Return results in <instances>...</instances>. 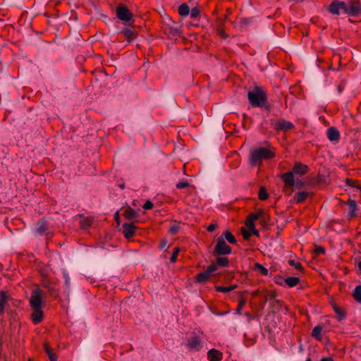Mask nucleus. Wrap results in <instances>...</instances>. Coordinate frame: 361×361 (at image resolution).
Wrapping results in <instances>:
<instances>
[{
	"label": "nucleus",
	"instance_id": "aec40b11",
	"mask_svg": "<svg viewBox=\"0 0 361 361\" xmlns=\"http://www.w3.org/2000/svg\"><path fill=\"white\" fill-rule=\"evenodd\" d=\"M43 348L49 357V361H57V355L53 352V349L50 347L48 342L44 343Z\"/></svg>",
	"mask_w": 361,
	"mask_h": 361
},
{
	"label": "nucleus",
	"instance_id": "412c9836",
	"mask_svg": "<svg viewBox=\"0 0 361 361\" xmlns=\"http://www.w3.org/2000/svg\"><path fill=\"white\" fill-rule=\"evenodd\" d=\"M347 204L349 206L348 216L350 219L357 216L356 211L357 210V205L354 200L349 199L347 202Z\"/></svg>",
	"mask_w": 361,
	"mask_h": 361
},
{
	"label": "nucleus",
	"instance_id": "f3484780",
	"mask_svg": "<svg viewBox=\"0 0 361 361\" xmlns=\"http://www.w3.org/2000/svg\"><path fill=\"white\" fill-rule=\"evenodd\" d=\"M8 296L4 290H0V316L4 314L5 308L8 305Z\"/></svg>",
	"mask_w": 361,
	"mask_h": 361
},
{
	"label": "nucleus",
	"instance_id": "423d86ee",
	"mask_svg": "<svg viewBox=\"0 0 361 361\" xmlns=\"http://www.w3.org/2000/svg\"><path fill=\"white\" fill-rule=\"evenodd\" d=\"M35 234L38 235H45L47 239L51 238L54 235L53 232L50 231L49 224L44 218L40 219L37 223Z\"/></svg>",
	"mask_w": 361,
	"mask_h": 361
},
{
	"label": "nucleus",
	"instance_id": "6e6552de",
	"mask_svg": "<svg viewBox=\"0 0 361 361\" xmlns=\"http://www.w3.org/2000/svg\"><path fill=\"white\" fill-rule=\"evenodd\" d=\"M116 16L117 18L127 23L133 20V13L124 4H120L116 8Z\"/></svg>",
	"mask_w": 361,
	"mask_h": 361
},
{
	"label": "nucleus",
	"instance_id": "ddd939ff",
	"mask_svg": "<svg viewBox=\"0 0 361 361\" xmlns=\"http://www.w3.org/2000/svg\"><path fill=\"white\" fill-rule=\"evenodd\" d=\"M202 340L199 336H193L188 340L187 345L189 348L200 350L202 347Z\"/></svg>",
	"mask_w": 361,
	"mask_h": 361
},
{
	"label": "nucleus",
	"instance_id": "72a5a7b5",
	"mask_svg": "<svg viewBox=\"0 0 361 361\" xmlns=\"http://www.w3.org/2000/svg\"><path fill=\"white\" fill-rule=\"evenodd\" d=\"M245 304H246V300L245 298H243V297L240 298L238 307L235 310V314H237L238 315L242 314V310H243V307L245 305Z\"/></svg>",
	"mask_w": 361,
	"mask_h": 361
},
{
	"label": "nucleus",
	"instance_id": "c03bdc74",
	"mask_svg": "<svg viewBox=\"0 0 361 361\" xmlns=\"http://www.w3.org/2000/svg\"><path fill=\"white\" fill-rule=\"evenodd\" d=\"M325 252V248L322 246L317 245L314 248V253L317 255H324Z\"/></svg>",
	"mask_w": 361,
	"mask_h": 361
},
{
	"label": "nucleus",
	"instance_id": "473e14b6",
	"mask_svg": "<svg viewBox=\"0 0 361 361\" xmlns=\"http://www.w3.org/2000/svg\"><path fill=\"white\" fill-rule=\"evenodd\" d=\"M345 182V184L348 186H350L352 188H355L358 190H361V185H360L358 181L356 180L346 178Z\"/></svg>",
	"mask_w": 361,
	"mask_h": 361
},
{
	"label": "nucleus",
	"instance_id": "774afa93",
	"mask_svg": "<svg viewBox=\"0 0 361 361\" xmlns=\"http://www.w3.org/2000/svg\"><path fill=\"white\" fill-rule=\"evenodd\" d=\"M246 315H247V317H249V316H250V313H246Z\"/></svg>",
	"mask_w": 361,
	"mask_h": 361
},
{
	"label": "nucleus",
	"instance_id": "f704fd0d",
	"mask_svg": "<svg viewBox=\"0 0 361 361\" xmlns=\"http://www.w3.org/2000/svg\"><path fill=\"white\" fill-rule=\"evenodd\" d=\"M270 221L269 215L263 212V215L260 217V224L263 227H266L269 225Z\"/></svg>",
	"mask_w": 361,
	"mask_h": 361
},
{
	"label": "nucleus",
	"instance_id": "0e129e2a",
	"mask_svg": "<svg viewBox=\"0 0 361 361\" xmlns=\"http://www.w3.org/2000/svg\"><path fill=\"white\" fill-rule=\"evenodd\" d=\"M120 188H121L122 189H123L125 188V185L124 184H121L120 185Z\"/></svg>",
	"mask_w": 361,
	"mask_h": 361
},
{
	"label": "nucleus",
	"instance_id": "49530a36",
	"mask_svg": "<svg viewBox=\"0 0 361 361\" xmlns=\"http://www.w3.org/2000/svg\"><path fill=\"white\" fill-rule=\"evenodd\" d=\"M154 207L153 203L150 200H147L146 202L142 206L143 209L145 210H149L152 209Z\"/></svg>",
	"mask_w": 361,
	"mask_h": 361
},
{
	"label": "nucleus",
	"instance_id": "b1692460",
	"mask_svg": "<svg viewBox=\"0 0 361 361\" xmlns=\"http://www.w3.org/2000/svg\"><path fill=\"white\" fill-rule=\"evenodd\" d=\"M263 209H259L256 212L250 213L247 216L246 222L254 223L255 221L260 219L263 215Z\"/></svg>",
	"mask_w": 361,
	"mask_h": 361
},
{
	"label": "nucleus",
	"instance_id": "3c124183",
	"mask_svg": "<svg viewBox=\"0 0 361 361\" xmlns=\"http://www.w3.org/2000/svg\"><path fill=\"white\" fill-rule=\"evenodd\" d=\"M170 33L171 35H179L180 34V32H179V30L177 29V28H172V27H170Z\"/></svg>",
	"mask_w": 361,
	"mask_h": 361
},
{
	"label": "nucleus",
	"instance_id": "79ce46f5",
	"mask_svg": "<svg viewBox=\"0 0 361 361\" xmlns=\"http://www.w3.org/2000/svg\"><path fill=\"white\" fill-rule=\"evenodd\" d=\"M180 252V248L178 247H176L173 248L172 255L170 258V262L171 263H175L177 261L178 255Z\"/></svg>",
	"mask_w": 361,
	"mask_h": 361
},
{
	"label": "nucleus",
	"instance_id": "2f4dec72",
	"mask_svg": "<svg viewBox=\"0 0 361 361\" xmlns=\"http://www.w3.org/2000/svg\"><path fill=\"white\" fill-rule=\"evenodd\" d=\"M255 269L263 276H267L269 274L268 269L259 263H255Z\"/></svg>",
	"mask_w": 361,
	"mask_h": 361
},
{
	"label": "nucleus",
	"instance_id": "e433bc0d",
	"mask_svg": "<svg viewBox=\"0 0 361 361\" xmlns=\"http://www.w3.org/2000/svg\"><path fill=\"white\" fill-rule=\"evenodd\" d=\"M269 193L267 192L265 188L262 187L260 188L259 193H258V197L260 200H266L269 198Z\"/></svg>",
	"mask_w": 361,
	"mask_h": 361
},
{
	"label": "nucleus",
	"instance_id": "c9c22d12",
	"mask_svg": "<svg viewBox=\"0 0 361 361\" xmlns=\"http://www.w3.org/2000/svg\"><path fill=\"white\" fill-rule=\"evenodd\" d=\"M288 264L291 267H294L297 270L300 271H303L304 268L302 265V264L299 262H295L294 259H289Z\"/></svg>",
	"mask_w": 361,
	"mask_h": 361
},
{
	"label": "nucleus",
	"instance_id": "dca6fc26",
	"mask_svg": "<svg viewBox=\"0 0 361 361\" xmlns=\"http://www.w3.org/2000/svg\"><path fill=\"white\" fill-rule=\"evenodd\" d=\"M207 358L209 361H221L223 358V353L216 349L212 348L208 351Z\"/></svg>",
	"mask_w": 361,
	"mask_h": 361
},
{
	"label": "nucleus",
	"instance_id": "f03ea898",
	"mask_svg": "<svg viewBox=\"0 0 361 361\" xmlns=\"http://www.w3.org/2000/svg\"><path fill=\"white\" fill-rule=\"evenodd\" d=\"M309 171L310 168L307 165L296 161L290 171L281 173L279 177L283 182L284 188H292L295 185L294 175L302 176L307 174Z\"/></svg>",
	"mask_w": 361,
	"mask_h": 361
},
{
	"label": "nucleus",
	"instance_id": "20e7f679",
	"mask_svg": "<svg viewBox=\"0 0 361 361\" xmlns=\"http://www.w3.org/2000/svg\"><path fill=\"white\" fill-rule=\"evenodd\" d=\"M276 153L268 148L260 147L254 149L250 156V163L253 166H260L263 160L274 158Z\"/></svg>",
	"mask_w": 361,
	"mask_h": 361
},
{
	"label": "nucleus",
	"instance_id": "5fc2aeb1",
	"mask_svg": "<svg viewBox=\"0 0 361 361\" xmlns=\"http://www.w3.org/2000/svg\"><path fill=\"white\" fill-rule=\"evenodd\" d=\"M166 245H167V240H163L160 243L159 247L161 249H164Z\"/></svg>",
	"mask_w": 361,
	"mask_h": 361
},
{
	"label": "nucleus",
	"instance_id": "37998d69",
	"mask_svg": "<svg viewBox=\"0 0 361 361\" xmlns=\"http://www.w3.org/2000/svg\"><path fill=\"white\" fill-rule=\"evenodd\" d=\"M218 267H219L215 262L211 264L209 266H208L206 271H207L208 273H209L212 276H213V273L218 269Z\"/></svg>",
	"mask_w": 361,
	"mask_h": 361
},
{
	"label": "nucleus",
	"instance_id": "8fccbe9b",
	"mask_svg": "<svg viewBox=\"0 0 361 361\" xmlns=\"http://www.w3.org/2000/svg\"><path fill=\"white\" fill-rule=\"evenodd\" d=\"M216 224H209V225L207 226V231H209V232H212V231H214L216 229Z\"/></svg>",
	"mask_w": 361,
	"mask_h": 361
},
{
	"label": "nucleus",
	"instance_id": "4c0bfd02",
	"mask_svg": "<svg viewBox=\"0 0 361 361\" xmlns=\"http://www.w3.org/2000/svg\"><path fill=\"white\" fill-rule=\"evenodd\" d=\"M245 224L248 227V228L250 230L252 235H255L257 237L259 235V231L255 228V223L245 222Z\"/></svg>",
	"mask_w": 361,
	"mask_h": 361
},
{
	"label": "nucleus",
	"instance_id": "9b49d317",
	"mask_svg": "<svg viewBox=\"0 0 361 361\" xmlns=\"http://www.w3.org/2000/svg\"><path fill=\"white\" fill-rule=\"evenodd\" d=\"M294 125L288 121L283 118L277 120L274 124V128L277 131L287 132L294 128Z\"/></svg>",
	"mask_w": 361,
	"mask_h": 361
},
{
	"label": "nucleus",
	"instance_id": "a211bd4d",
	"mask_svg": "<svg viewBox=\"0 0 361 361\" xmlns=\"http://www.w3.org/2000/svg\"><path fill=\"white\" fill-rule=\"evenodd\" d=\"M331 304L334 311L337 315V320L338 322L344 320L346 317L345 312L341 309L336 302H331Z\"/></svg>",
	"mask_w": 361,
	"mask_h": 361
},
{
	"label": "nucleus",
	"instance_id": "6e6d98bb",
	"mask_svg": "<svg viewBox=\"0 0 361 361\" xmlns=\"http://www.w3.org/2000/svg\"><path fill=\"white\" fill-rule=\"evenodd\" d=\"M251 21H252L251 18H243L241 20V23L246 25H248Z\"/></svg>",
	"mask_w": 361,
	"mask_h": 361
},
{
	"label": "nucleus",
	"instance_id": "bb28decb",
	"mask_svg": "<svg viewBox=\"0 0 361 361\" xmlns=\"http://www.w3.org/2000/svg\"><path fill=\"white\" fill-rule=\"evenodd\" d=\"M216 263L217 264L218 267H227L229 264V260L228 258L224 256H216Z\"/></svg>",
	"mask_w": 361,
	"mask_h": 361
},
{
	"label": "nucleus",
	"instance_id": "603ef678",
	"mask_svg": "<svg viewBox=\"0 0 361 361\" xmlns=\"http://www.w3.org/2000/svg\"><path fill=\"white\" fill-rule=\"evenodd\" d=\"M343 89H344V85H343L341 84L337 85V91L339 94L343 92Z\"/></svg>",
	"mask_w": 361,
	"mask_h": 361
},
{
	"label": "nucleus",
	"instance_id": "5701e85b",
	"mask_svg": "<svg viewBox=\"0 0 361 361\" xmlns=\"http://www.w3.org/2000/svg\"><path fill=\"white\" fill-rule=\"evenodd\" d=\"M82 219L80 221V227L82 230L90 228L92 225V219L90 217H85L83 215H80Z\"/></svg>",
	"mask_w": 361,
	"mask_h": 361
},
{
	"label": "nucleus",
	"instance_id": "e2e57ef3",
	"mask_svg": "<svg viewBox=\"0 0 361 361\" xmlns=\"http://www.w3.org/2000/svg\"><path fill=\"white\" fill-rule=\"evenodd\" d=\"M358 268L361 270V261L358 263Z\"/></svg>",
	"mask_w": 361,
	"mask_h": 361
},
{
	"label": "nucleus",
	"instance_id": "c85d7f7f",
	"mask_svg": "<svg viewBox=\"0 0 361 361\" xmlns=\"http://www.w3.org/2000/svg\"><path fill=\"white\" fill-rule=\"evenodd\" d=\"M221 236L231 244H235L237 243L235 236L229 231H226Z\"/></svg>",
	"mask_w": 361,
	"mask_h": 361
},
{
	"label": "nucleus",
	"instance_id": "f8f14e48",
	"mask_svg": "<svg viewBox=\"0 0 361 361\" xmlns=\"http://www.w3.org/2000/svg\"><path fill=\"white\" fill-rule=\"evenodd\" d=\"M128 42H131L133 41L137 36L138 33L134 28L125 27L121 32Z\"/></svg>",
	"mask_w": 361,
	"mask_h": 361
},
{
	"label": "nucleus",
	"instance_id": "864d4df0",
	"mask_svg": "<svg viewBox=\"0 0 361 361\" xmlns=\"http://www.w3.org/2000/svg\"><path fill=\"white\" fill-rule=\"evenodd\" d=\"M267 296L268 297V300H275L276 297V293L275 292H272L271 293Z\"/></svg>",
	"mask_w": 361,
	"mask_h": 361
},
{
	"label": "nucleus",
	"instance_id": "4d7b16f0",
	"mask_svg": "<svg viewBox=\"0 0 361 361\" xmlns=\"http://www.w3.org/2000/svg\"><path fill=\"white\" fill-rule=\"evenodd\" d=\"M115 221L117 222V224H120V216L118 212H116L114 215Z\"/></svg>",
	"mask_w": 361,
	"mask_h": 361
},
{
	"label": "nucleus",
	"instance_id": "052dcab7",
	"mask_svg": "<svg viewBox=\"0 0 361 361\" xmlns=\"http://www.w3.org/2000/svg\"><path fill=\"white\" fill-rule=\"evenodd\" d=\"M258 293H259V291H258V290L254 291V292L252 293V295H253V296H257V295H258Z\"/></svg>",
	"mask_w": 361,
	"mask_h": 361
},
{
	"label": "nucleus",
	"instance_id": "c756f323",
	"mask_svg": "<svg viewBox=\"0 0 361 361\" xmlns=\"http://www.w3.org/2000/svg\"><path fill=\"white\" fill-rule=\"evenodd\" d=\"M353 297L356 302L361 303V285H358L355 288L353 292Z\"/></svg>",
	"mask_w": 361,
	"mask_h": 361
},
{
	"label": "nucleus",
	"instance_id": "de8ad7c7",
	"mask_svg": "<svg viewBox=\"0 0 361 361\" xmlns=\"http://www.w3.org/2000/svg\"><path fill=\"white\" fill-rule=\"evenodd\" d=\"M294 186L300 189V188H302L305 187V183L302 180H299V179H298L297 180H295V185Z\"/></svg>",
	"mask_w": 361,
	"mask_h": 361
},
{
	"label": "nucleus",
	"instance_id": "6ab92c4d",
	"mask_svg": "<svg viewBox=\"0 0 361 361\" xmlns=\"http://www.w3.org/2000/svg\"><path fill=\"white\" fill-rule=\"evenodd\" d=\"M123 215L129 221L136 219L140 216L139 213L130 207L125 209Z\"/></svg>",
	"mask_w": 361,
	"mask_h": 361
},
{
	"label": "nucleus",
	"instance_id": "393cba45",
	"mask_svg": "<svg viewBox=\"0 0 361 361\" xmlns=\"http://www.w3.org/2000/svg\"><path fill=\"white\" fill-rule=\"evenodd\" d=\"M322 329L323 327L321 325L314 326L312 331V336L317 341H321Z\"/></svg>",
	"mask_w": 361,
	"mask_h": 361
},
{
	"label": "nucleus",
	"instance_id": "ea45409f",
	"mask_svg": "<svg viewBox=\"0 0 361 361\" xmlns=\"http://www.w3.org/2000/svg\"><path fill=\"white\" fill-rule=\"evenodd\" d=\"M240 230H241V233L243 235V237L245 240H247L251 238L252 233L250 229L247 230L244 227H241Z\"/></svg>",
	"mask_w": 361,
	"mask_h": 361
},
{
	"label": "nucleus",
	"instance_id": "a878e982",
	"mask_svg": "<svg viewBox=\"0 0 361 361\" xmlns=\"http://www.w3.org/2000/svg\"><path fill=\"white\" fill-rule=\"evenodd\" d=\"M284 281L288 287L292 288L297 286L299 283L300 279L296 276H290L286 278Z\"/></svg>",
	"mask_w": 361,
	"mask_h": 361
},
{
	"label": "nucleus",
	"instance_id": "cd10ccee",
	"mask_svg": "<svg viewBox=\"0 0 361 361\" xmlns=\"http://www.w3.org/2000/svg\"><path fill=\"white\" fill-rule=\"evenodd\" d=\"M238 288L237 284H233L228 287L221 286H215L214 288L217 292H221V293H228L231 290H235Z\"/></svg>",
	"mask_w": 361,
	"mask_h": 361
},
{
	"label": "nucleus",
	"instance_id": "a18cd8bd",
	"mask_svg": "<svg viewBox=\"0 0 361 361\" xmlns=\"http://www.w3.org/2000/svg\"><path fill=\"white\" fill-rule=\"evenodd\" d=\"M189 186V183L187 181V180H183V181H180V182H178L176 187L178 188V189H183V188H185Z\"/></svg>",
	"mask_w": 361,
	"mask_h": 361
},
{
	"label": "nucleus",
	"instance_id": "f257e3e1",
	"mask_svg": "<svg viewBox=\"0 0 361 361\" xmlns=\"http://www.w3.org/2000/svg\"><path fill=\"white\" fill-rule=\"evenodd\" d=\"M42 286L46 288V290L37 288L32 290L29 299L30 307L32 310L30 314V319L35 325L41 323L44 318V314L42 310V298L47 295L51 297H56L57 295L56 288L51 286L49 281H44Z\"/></svg>",
	"mask_w": 361,
	"mask_h": 361
},
{
	"label": "nucleus",
	"instance_id": "0eeeda50",
	"mask_svg": "<svg viewBox=\"0 0 361 361\" xmlns=\"http://www.w3.org/2000/svg\"><path fill=\"white\" fill-rule=\"evenodd\" d=\"M348 2L341 1L338 0H334L329 6V11L330 13L334 15H339L340 10L348 16Z\"/></svg>",
	"mask_w": 361,
	"mask_h": 361
},
{
	"label": "nucleus",
	"instance_id": "58836bf2",
	"mask_svg": "<svg viewBox=\"0 0 361 361\" xmlns=\"http://www.w3.org/2000/svg\"><path fill=\"white\" fill-rule=\"evenodd\" d=\"M180 227L179 224H173L170 226L169 231L171 235H176L178 234V231H180Z\"/></svg>",
	"mask_w": 361,
	"mask_h": 361
},
{
	"label": "nucleus",
	"instance_id": "338daca9",
	"mask_svg": "<svg viewBox=\"0 0 361 361\" xmlns=\"http://www.w3.org/2000/svg\"><path fill=\"white\" fill-rule=\"evenodd\" d=\"M1 345H2V341H1V340L0 339V349H1Z\"/></svg>",
	"mask_w": 361,
	"mask_h": 361
},
{
	"label": "nucleus",
	"instance_id": "a19ab883",
	"mask_svg": "<svg viewBox=\"0 0 361 361\" xmlns=\"http://www.w3.org/2000/svg\"><path fill=\"white\" fill-rule=\"evenodd\" d=\"M200 11L198 7L195 6L193 7L191 11H190V18L192 19H196L200 16Z\"/></svg>",
	"mask_w": 361,
	"mask_h": 361
},
{
	"label": "nucleus",
	"instance_id": "680f3d73",
	"mask_svg": "<svg viewBox=\"0 0 361 361\" xmlns=\"http://www.w3.org/2000/svg\"><path fill=\"white\" fill-rule=\"evenodd\" d=\"M8 314H10L12 317L15 314V312L11 310L10 312H8Z\"/></svg>",
	"mask_w": 361,
	"mask_h": 361
},
{
	"label": "nucleus",
	"instance_id": "7ed1b4c3",
	"mask_svg": "<svg viewBox=\"0 0 361 361\" xmlns=\"http://www.w3.org/2000/svg\"><path fill=\"white\" fill-rule=\"evenodd\" d=\"M247 98L252 107L270 110V105L267 104V94L262 87L255 86L252 90L248 92Z\"/></svg>",
	"mask_w": 361,
	"mask_h": 361
},
{
	"label": "nucleus",
	"instance_id": "9d476101",
	"mask_svg": "<svg viewBox=\"0 0 361 361\" xmlns=\"http://www.w3.org/2000/svg\"><path fill=\"white\" fill-rule=\"evenodd\" d=\"M137 229V227L135 225L133 222L124 223L122 225L123 235L128 240H130L135 236Z\"/></svg>",
	"mask_w": 361,
	"mask_h": 361
},
{
	"label": "nucleus",
	"instance_id": "09e8293b",
	"mask_svg": "<svg viewBox=\"0 0 361 361\" xmlns=\"http://www.w3.org/2000/svg\"><path fill=\"white\" fill-rule=\"evenodd\" d=\"M63 278L65 279V284L67 288L70 286V278L68 276V274L67 273H63Z\"/></svg>",
	"mask_w": 361,
	"mask_h": 361
},
{
	"label": "nucleus",
	"instance_id": "4be33fe9",
	"mask_svg": "<svg viewBox=\"0 0 361 361\" xmlns=\"http://www.w3.org/2000/svg\"><path fill=\"white\" fill-rule=\"evenodd\" d=\"M309 192L306 191L298 192L293 197V200L296 204H301L307 198Z\"/></svg>",
	"mask_w": 361,
	"mask_h": 361
},
{
	"label": "nucleus",
	"instance_id": "4468645a",
	"mask_svg": "<svg viewBox=\"0 0 361 361\" xmlns=\"http://www.w3.org/2000/svg\"><path fill=\"white\" fill-rule=\"evenodd\" d=\"M326 135L331 142H338L340 140V132L335 127H330L327 129Z\"/></svg>",
	"mask_w": 361,
	"mask_h": 361
},
{
	"label": "nucleus",
	"instance_id": "69168bd1",
	"mask_svg": "<svg viewBox=\"0 0 361 361\" xmlns=\"http://www.w3.org/2000/svg\"><path fill=\"white\" fill-rule=\"evenodd\" d=\"M305 361H312L310 357H307Z\"/></svg>",
	"mask_w": 361,
	"mask_h": 361
},
{
	"label": "nucleus",
	"instance_id": "2eb2a0df",
	"mask_svg": "<svg viewBox=\"0 0 361 361\" xmlns=\"http://www.w3.org/2000/svg\"><path fill=\"white\" fill-rule=\"evenodd\" d=\"M212 276L205 270L197 274L194 278V281L197 283L204 284L208 282Z\"/></svg>",
	"mask_w": 361,
	"mask_h": 361
},
{
	"label": "nucleus",
	"instance_id": "7c9ffc66",
	"mask_svg": "<svg viewBox=\"0 0 361 361\" xmlns=\"http://www.w3.org/2000/svg\"><path fill=\"white\" fill-rule=\"evenodd\" d=\"M190 13V8L186 4H183L178 7V13L182 17L187 16Z\"/></svg>",
	"mask_w": 361,
	"mask_h": 361
},
{
	"label": "nucleus",
	"instance_id": "13d9d810",
	"mask_svg": "<svg viewBox=\"0 0 361 361\" xmlns=\"http://www.w3.org/2000/svg\"><path fill=\"white\" fill-rule=\"evenodd\" d=\"M320 361H334L332 357H324Z\"/></svg>",
	"mask_w": 361,
	"mask_h": 361
},
{
	"label": "nucleus",
	"instance_id": "bf43d9fd",
	"mask_svg": "<svg viewBox=\"0 0 361 361\" xmlns=\"http://www.w3.org/2000/svg\"><path fill=\"white\" fill-rule=\"evenodd\" d=\"M267 301H268V297L266 296L265 299H264V300L263 302L262 306V308L264 307V304H266L267 302Z\"/></svg>",
	"mask_w": 361,
	"mask_h": 361
},
{
	"label": "nucleus",
	"instance_id": "1a4fd4ad",
	"mask_svg": "<svg viewBox=\"0 0 361 361\" xmlns=\"http://www.w3.org/2000/svg\"><path fill=\"white\" fill-rule=\"evenodd\" d=\"M348 16L357 17L361 16V2L360 0H349Z\"/></svg>",
	"mask_w": 361,
	"mask_h": 361
},
{
	"label": "nucleus",
	"instance_id": "39448f33",
	"mask_svg": "<svg viewBox=\"0 0 361 361\" xmlns=\"http://www.w3.org/2000/svg\"><path fill=\"white\" fill-rule=\"evenodd\" d=\"M232 252V248L228 245L223 236L218 238L215 245L213 255L214 256H224L230 255Z\"/></svg>",
	"mask_w": 361,
	"mask_h": 361
}]
</instances>
